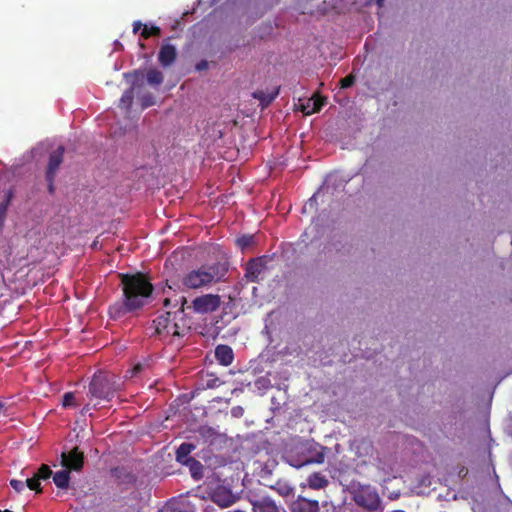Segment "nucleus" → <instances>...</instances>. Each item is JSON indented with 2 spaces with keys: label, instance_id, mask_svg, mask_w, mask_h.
<instances>
[{
  "label": "nucleus",
  "instance_id": "4be33fe9",
  "mask_svg": "<svg viewBox=\"0 0 512 512\" xmlns=\"http://www.w3.org/2000/svg\"><path fill=\"white\" fill-rule=\"evenodd\" d=\"M54 484L60 489H67L70 483V471L63 469L53 475Z\"/></svg>",
  "mask_w": 512,
  "mask_h": 512
},
{
  "label": "nucleus",
  "instance_id": "7c9ffc66",
  "mask_svg": "<svg viewBox=\"0 0 512 512\" xmlns=\"http://www.w3.org/2000/svg\"><path fill=\"white\" fill-rule=\"evenodd\" d=\"M133 99H134V92H133V88H130L128 90H126L122 96H121V99H120V102L123 106L129 108L131 107L132 103H133Z\"/></svg>",
  "mask_w": 512,
  "mask_h": 512
},
{
  "label": "nucleus",
  "instance_id": "412c9836",
  "mask_svg": "<svg viewBox=\"0 0 512 512\" xmlns=\"http://www.w3.org/2000/svg\"><path fill=\"white\" fill-rule=\"evenodd\" d=\"M183 465L189 468L191 476L195 480H199L203 477V465L201 464L200 461L192 457L189 458L186 462H184Z\"/></svg>",
  "mask_w": 512,
  "mask_h": 512
},
{
  "label": "nucleus",
  "instance_id": "f704fd0d",
  "mask_svg": "<svg viewBox=\"0 0 512 512\" xmlns=\"http://www.w3.org/2000/svg\"><path fill=\"white\" fill-rule=\"evenodd\" d=\"M355 82V76L350 74L340 80L341 88L346 89L351 87Z\"/></svg>",
  "mask_w": 512,
  "mask_h": 512
},
{
  "label": "nucleus",
  "instance_id": "5701e85b",
  "mask_svg": "<svg viewBox=\"0 0 512 512\" xmlns=\"http://www.w3.org/2000/svg\"><path fill=\"white\" fill-rule=\"evenodd\" d=\"M147 82L152 86H159L163 82V74L161 71L155 68H151L146 74Z\"/></svg>",
  "mask_w": 512,
  "mask_h": 512
},
{
  "label": "nucleus",
  "instance_id": "473e14b6",
  "mask_svg": "<svg viewBox=\"0 0 512 512\" xmlns=\"http://www.w3.org/2000/svg\"><path fill=\"white\" fill-rule=\"evenodd\" d=\"M143 369V365L141 363L135 364L131 369L127 370L125 377L133 378L137 374H139Z\"/></svg>",
  "mask_w": 512,
  "mask_h": 512
},
{
  "label": "nucleus",
  "instance_id": "393cba45",
  "mask_svg": "<svg viewBox=\"0 0 512 512\" xmlns=\"http://www.w3.org/2000/svg\"><path fill=\"white\" fill-rule=\"evenodd\" d=\"M312 99V107L310 110H306L303 108V113L306 115H310L316 112H319L324 105L325 99L322 97L311 98Z\"/></svg>",
  "mask_w": 512,
  "mask_h": 512
},
{
  "label": "nucleus",
  "instance_id": "0eeeda50",
  "mask_svg": "<svg viewBox=\"0 0 512 512\" xmlns=\"http://www.w3.org/2000/svg\"><path fill=\"white\" fill-rule=\"evenodd\" d=\"M221 302V297L218 294H203L195 297L188 309H191L195 314H209L218 310Z\"/></svg>",
  "mask_w": 512,
  "mask_h": 512
},
{
  "label": "nucleus",
  "instance_id": "f257e3e1",
  "mask_svg": "<svg viewBox=\"0 0 512 512\" xmlns=\"http://www.w3.org/2000/svg\"><path fill=\"white\" fill-rule=\"evenodd\" d=\"M119 278L123 292L121 301L109 306L112 319H121L129 313L141 309L153 293L154 287L149 278L141 272L135 274L120 273Z\"/></svg>",
  "mask_w": 512,
  "mask_h": 512
},
{
  "label": "nucleus",
  "instance_id": "f3484780",
  "mask_svg": "<svg viewBox=\"0 0 512 512\" xmlns=\"http://www.w3.org/2000/svg\"><path fill=\"white\" fill-rule=\"evenodd\" d=\"M329 484V480L327 477L321 472H314L310 474L307 478V485L309 488L314 490H319L327 487Z\"/></svg>",
  "mask_w": 512,
  "mask_h": 512
},
{
  "label": "nucleus",
  "instance_id": "6e6552de",
  "mask_svg": "<svg viewBox=\"0 0 512 512\" xmlns=\"http://www.w3.org/2000/svg\"><path fill=\"white\" fill-rule=\"evenodd\" d=\"M84 461V453L78 447L72 448L69 452L61 453V465L69 471H81Z\"/></svg>",
  "mask_w": 512,
  "mask_h": 512
},
{
  "label": "nucleus",
  "instance_id": "49530a36",
  "mask_svg": "<svg viewBox=\"0 0 512 512\" xmlns=\"http://www.w3.org/2000/svg\"><path fill=\"white\" fill-rule=\"evenodd\" d=\"M376 2H377V4H378L379 6H382V5H383L384 0H376Z\"/></svg>",
  "mask_w": 512,
  "mask_h": 512
},
{
  "label": "nucleus",
  "instance_id": "a211bd4d",
  "mask_svg": "<svg viewBox=\"0 0 512 512\" xmlns=\"http://www.w3.org/2000/svg\"><path fill=\"white\" fill-rule=\"evenodd\" d=\"M253 512H280V509L271 499L262 498L253 502Z\"/></svg>",
  "mask_w": 512,
  "mask_h": 512
},
{
  "label": "nucleus",
  "instance_id": "a878e982",
  "mask_svg": "<svg viewBox=\"0 0 512 512\" xmlns=\"http://www.w3.org/2000/svg\"><path fill=\"white\" fill-rule=\"evenodd\" d=\"M161 34V30L158 26H151V27H148L147 25H144L143 28H142V31H141V37H143L144 39H148L149 37H152V36H160Z\"/></svg>",
  "mask_w": 512,
  "mask_h": 512
},
{
  "label": "nucleus",
  "instance_id": "6ab92c4d",
  "mask_svg": "<svg viewBox=\"0 0 512 512\" xmlns=\"http://www.w3.org/2000/svg\"><path fill=\"white\" fill-rule=\"evenodd\" d=\"M278 94L279 89L277 88L270 93H266L263 90H257L252 94V96L253 98L260 101V105L262 108H265L274 101Z\"/></svg>",
  "mask_w": 512,
  "mask_h": 512
},
{
  "label": "nucleus",
  "instance_id": "b1692460",
  "mask_svg": "<svg viewBox=\"0 0 512 512\" xmlns=\"http://www.w3.org/2000/svg\"><path fill=\"white\" fill-rule=\"evenodd\" d=\"M236 244L241 250H245L255 244V237L253 235H242L237 238Z\"/></svg>",
  "mask_w": 512,
  "mask_h": 512
},
{
  "label": "nucleus",
  "instance_id": "58836bf2",
  "mask_svg": "<svg viewBox=\"0 0 512 512\" xmlns=\"http://www.w3.org/2000/svg\"><path fill=\"white\" fill-rule=\"evenodd\" d=\"M46 177V181L48 183V192L50 194H53L54 191H55V186H54V180H55V176H49V175H45Z\"/></svg>",
  "mask_w": 512,
  "mask_h": 512
},
{
  "label": "nucleus",
  "instance_id": "e433bc0d",
  "mask_svg": "<svg viewBox=\"0 0 512 512\" xmlns=\"http://www.w3.org/2000/svg\"><path fill=\"white\" fill-rule=\"evenodd\" d=\"M279 488H277L278 492L283 496H288L293 492V488L287 484L278 483Z\"/></svg>",
  "mask_w": 512,
  "mask_h": 512
},
{
  "label": "nucleus",
  "instance_id": "dca6fc26",
  "mask_svg": "<svg viewBox=\"0 0 512 512\" xmlns=\"http://www.w3.org/2000/svg\"><path fill=\"white\" fill-rule=\"evenodd\" d=\"M111 476L118 484H133L136 481L135 475L125 467H115L111 469Z\"/></svg>",
  "mask_w": 512,
  "mask_h": 512
},
{
  "label": "nucleus",
  "instance_id": "20e7f679",
  "mask_svg": "<svg viewBox=\"0 0 512 512\" xmlns=\"http://www.w3.org/2000/svg\"><path fill=\"white\" fill-rule=\"evenodd\" d=\"M223 275L224 272L220 273V266L218 264L202 265L185 273L181 283L185 289L196 290L218 282Z\"/></svg>",
  "mask_w": 512,
  "mask_h": 512
},
{
  "label": "nucleus",
  "instance_id": "ddd939ff",
  "mask_svg": "<svg viewBox=\"0 0 512 512\" xmlns=\"http://www.w3.org/2000/svg\"><path fill=\"white\" fill-rule=\"evenodd\" d=\"M65 149L63 146H59L55 151H53L49 156V161L46 169V175L56 176V173L63 162V155Z\"/></svg>",
  "mask_w": 512,
  "mask_h": 512
},
{
  "label": "nucleus",
  "instance_id": "4468645a",
  "mask_svg": "<svg viewBox=\"0 0 512 512\" xmlns=\"http://www.w3.org/2000/svg\"><path fill=\"white\" fill-rule=\"evenodd\" d=\"M176 57L177 51L175 46L171 44H163L161 46L158 54V60L163 67H168L172 65L175 62Z\"/></svg>",
  "mask_w": 512,
  "mask_h": 512
},
{
  "label": "nucleus",
  "instance_id": "79ce46f5",
  "mask_svg": "<svg viewBox=\"0 0 512 512\" xmlns=\"http://www.w3.org/2000/svg\"><path fill=\"white\" fill-rule=\"evenodd\" d=\"M5 415H6L5 404L2 401H0V417L5 416Z\"/></svg>",
  "mask_w": 512,
  "mask_h": 512
},
{
  "label": "nucleus",
  "instance_id": "7ed1b4c3",
  "mask_svg": "<svg viewBox=\"0 0 512 512\" xmlns=\"http://www.w3.org/2000/svg\"><path fill=\"white\" fill-rule=\"evenodd\" d=\"M326 447L314 440H306L299 443L294 451H291L286 459L289 465L301 468L310 464H322L325 460Z\"/></svg>",
  "mask_w": 512,
  "mask_h": 512
},
{
  "label": "nucleus",
  "instance_id": "bb28decb",
  "mask_svg": "<svg viewBox=\"0 0 512 512\" xmlns=\"http://www.w3.org/2000/svg\"><path fill=\"white\" fill-rule=\"evenodd\" d=\"M38 480H47L52 476V470L46 464H42L37 472L34 474Z\"/></svg>",
  "mask_w": 512,
  "mask_h": 512
},
{
  "label": "nucleus",
  "instance_id": "c9c22d12",
  "mask_svg": "<svg viewBox=\"0 0 512 512\" xmlns=\"http://www.w3.org/2000/svg\"><path fill=\"white\" fill-rule=\"evenodd\" d=\"M160 512H188L186 509L181 507L180 505H167L163 507Z\"/></svg>",
  "mask_w": 512,
  "mask_h": 512
},
{
  "label": "nucleus",
  "instance_id": "aec40b11",
  "mask_svg": "<svg viewBox=\"0 0 512 512\" xmlns=\"http://www.w3.org/2000/svg\"><path fill=\"white\" fill-rule=\"evenodd\" d=\"M197 445L193 443L183 442L176 450V460L183 464L189 458L190 453L196 449Z\"/></svg>",
  "mask_w": 512,
  "mask_h": 512
},
{
  "label": "nucleus",
  "instance_id": "cd10ccee",
  "mask_svg": "<svg viewBox=\"0 0 512 512\" xmlns=\"http://www.w3.org/2000/svg\"><path fill=\"white\" fill-rule=\"evenodd\" d=\"M78 403L76 402L75 394L73 392H66L62 398V406L64 408L76 407Z\"/></svg>",
  "mask_w": 512,
  "mask_h": 512
},
{
  "label": "nucleus",
  "instance_id": "09e8293b",
  "mask_svg": "<svg viewBox=\"0 0 512 512\" xmlns=\"http://www.w3.org/2000/svg\"><path fill=\"white\" fill-rule=\"evenodd\" d=\"M394 512H404V511H394Z\"/></svg>",
  "mask_w": 512,
  "mask_h": 512
},
{
  "label": "nucleus",
  "instance_id": "2eb2a0df",
  "mask_svg": "<svg viewBox=\"0 0 512 512\" xmlns=\"http://www.w3.org/2000/svg\"><path fill=\"white\" fill-rule=\"evenodd\" d=\"M215 357L219 364L229 366L234 360V353L230 346L221 344L215 348Z\"/></svg>",
  "mask_w": 512,
  "mask_h": 512
},
{
  "label": "nucleus",
  "instance_id": "a18cd8bd",
  "mask_svg": "<svg viewBox=\"0 0 512 512\" xmlns=\"http://www.w3.org/2000/svg\"><path fill=\"white\" fill-rule=\"evenodd\" d=\"M89 410H90V406H89V405H86V406H84V407H83V409H82V413H86V412H88Z\"/></svg>",
  "mask_w": 512,
  "mask_h": 512
},
{
  "label": "nucleus",
  "instance_id": "c756f323",
  "mask_svg": "<svg viewBox=\"0 0 512 512\" xmlns=\"http://www.w3.org/2000/svg\"><path fill=\"white\" fill-rule=\"evenodd\" d=\"M25 484L30 490H33L36 493L42 492L40 480H38L35 475H33L31 478H27Z\"/></svg>",
  "mask_w": 512,
  "mask_h": 512
},
{
  "label": "nucleus",
  "instance_id": "9b49d317",
  "mask_svg": "<svg viewBox=\"0 0 512 512\" xmlns=\"http://www.w3.org/2000/svg\"><path fill=\"white\" fill-rule=\"evenodd\" d=\"M319 502L317 500H310L308 498L298 496L292 503V512H319Z\"/></svg>",
  "mask_w": 512,
  "mask_h": 512
},
{
  "label": "nucleus",
  "instance_id": "4c0bfd02",
  "mask_svg": "<svg viewBox=\"0 0 512 512\" xmlns=\"http://www.w3.org/2000/svg\"><path fill=\"white\" fill-rule=\"evenodd\" d=\"M154 104V97L151 94H147L141 98V106L147 108Z\"/></svg>",
  "mask_w": 512,
  "mask_h": 512
},
{
  "label": "nucleus",
  "instance_id": "1a4fd4ad",
  "mask_svg": "<svg viewBox=\"0 0 512 512\" xmlns=\"http://www.w3.org/2000/svg\"><path fill=\"white\" fill-rule=\"evenodd\" d=\"M211 501L217 504L221 508H227L233 505L236 501V497L229 488L224 486L216 487L211 495Z\"/></svg>",
  "mask_w": 512,
  "mask_h": 512
},
{
  "label": "nucleus",
  "instance_id": "de8ad7c7",
  "mask_svg": "<svg viewBox=\"0 0 512 512\" xmlns=\"http://www.w3.org/2000/svg\"><path fill=\"white\" fill-rule=\"evenodd\" d=\"M0 512H13V511H10V510H7V509L6 510H1L0 509Z\"/></svg>",
  "mask_w": 512,
  "mask_h": 512
},
{
  "label": "nucleus",
  "instance_id": "f03ea898",
  "mask_svg": "<svg viewBox=\"0 0 512 512\" xmlns=\"http://www.w3.org/2000/svg\"><path fill=\"white\" fill-rule=\"evenodd\" d=\"M186 303V298L181 297V306L176 311H167L153 320L157 335L166 339L169 337H184L190 332V326L184 313Z\"/></svg>",
  "mask_w": 512,
  "mask_h": 512
},
{
  "label": "nucleus",
  "instance_id": "2f4dec72",
  "mask_svg": "<svg viewBox=\"0 0 512 512\" xmlns=\"http://www.w3.org/2000/svg\"><path fill=\"white\" fill-rule=\"evenodd\" d=\"M208 379L206 380L205 387L206 388H216L220 386L221 381L218 377L214 376L213 374H208Z\"/></svg>",
  "mask_w": 512,
  "mask_h": 512
},
{
  "label": "nucleus",
  "instance_id": "a19ab883",
  "mask_svg": "<svg viewBox=\"0 0 512 512\" xmlns=\"http://www.w3.org/2000/svg\"><path fill=\"white\" fill-rule=\"evenodd\" d=\"M144 25L140 22V21H135L133 23V32L134 33H137L141 27H143Z\"/></svg>",
  "mask_w": 512,
  "mask_h": 512
},
{
  "label": "nucleus",
  "instance_id": "72a5a7b5",
  "mask_svg": "<svg viewBox=\"0 0 512 512\" xmlns=\"http://www.w3.org/2000/svg\"><path fill=\"white\" fill-rule=\"evenodd\" d=\"M9 484L18 493L22 492L26 486L24 481L16 479H11Z\"/></svg>",
  "mask_w": 512,
  "mask_h": 512
},
{
  "label": "nucleus",
  "instance_id": "37998d69",
  "mask_svg": "<svg viewBox=\"0 0 512 512\" xmlns=\"http://www.w3.org/2000/svg\"><path fill=\"white\" fill-rule=\"evenodd\" d=\"M311 107H312V99H309V100L307 101V104H306V105H304V104H302V105H301V110L303 111V108H306V110H310V109H311Z\"/></svg>",
  "mask_w": 512,
  "mask_h": 512
},
{
  "label": "nucleus",
  "instance_id": "423d86ee",
  "mask_svg": "<svg viewBox=\"0 0 512 512\" xmlns=\"http://www.w3.org/2000/svg\"><path fill=\"white\" fill-rule=\"evenodd\" d=\"M353 500L358 506L368 511H377L381 505L377 491L370 486H360L355 490Z\"/></svg>",
  "mask_w": 512,
  "mask_h": 512
},
{
  "label": "nucleus",
  "instance_id": "9d476101",
  "mask_svg": "<svg viewBox=\"0 0 512 512\" xmlns=\"http://www.w3.org/2000/svg\"><path fill=\"white\" fill-rule=\"evenodd\" d=\"M264 269V262L262 260V257L259 258H253L250 259L245 267V277L250 282H258L259 281V275Z\"/></svg>",
  "mask_w": 512,
  "mask_h": 512
},
{
  "label": "nucleus",
  "instance_id": "c85d7f7f",
  "mask_svg": "<svg viewBox=\"0 0 512 512\" xmlns=\"http://www.w3.org/2000/svg\"><path fill=\"white\" fill-rule=\"evenodd\" d=\"M12 199V192L8 191L5 199L0 203V223L5 219L7 208L10 204V201Z\"/></svg>",
  "mask_w": 512,
  "mask_h": 512
},
{
  "label": "nucleus",
  "instance_id": "39448f33",
  "mask_svg": "<svg viewBox=\"0 0 512 512\" xmlns=\"http://www.w3.org/2000/svg\"><path fill=\"white\" fill-rule=\"evenodd\" d=\"M120 389L119 377L108 372L95 373L89 384L90 396L98 401H111Z\"/></svg>",
  "mask_w": 512,
  "mask_h": 512
},
{
  "label": "nucleus",
  "instance_id": "f8f14e48",
  "mask_svg": "<svg viewBox=\"0 0 512 512\" xmlns=\"http://www.w3.org/2000/svg\"><path fill=\"white\" fill-rule=\"evenodd\" d=\"M198 444L213 445L219 438V433L212 427L200 426L196 431Z\"/></svg>",
  "mask_w": 512,
  "mask_h": 512
},
{
  "label": "nucleus",
  "instance_id": "ea45409f",
  "mask_svg": "<svg viewBox=\"0 0 512 512\" xmlns=\"http://www.w3.org/2000/svg\"><path fill=\"white\" fill-rule=\"evenodd\" d=\"M195 68L197 71L206 70L208 68V62L206 60H201L196 64Z\"/></svg>",
  "mask_w": 512,
  "mask_h": 512
},
{
  "label": "nucleus",
  "instance_id": "c03bdc74",
  "mask_svg": "<svg viewBox=\"0 0 512 512\" xmlns=\"http://www.w3.org/2000/svg\"><path fill=\"white\" fill-rule=\"evenodd\" d=\"M171 303V300L169 298H166L164 301H163V305L164 307H168Z\"/></svg>",
  "mask_w": 512,
  "mask_h": 512
}]
</instances>
